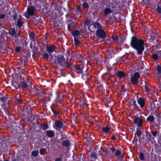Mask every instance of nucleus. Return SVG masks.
Returning a JSON list of instances; mask_svg holds the SVG:
<instances>
[{"instance_id":"f257e3e1","label":"nucleus","mask_w":161,"mask_h":161,"mask_svg":"<svg viewBox=\"0 0 161 161\" xmlns=\"http://www.w3.org/2000/svg\"><path fill=\"white\" fill-rule=\"evenodd\" d=\"M131 46L137 51V54H141L144 50V43L142 39H138L133 36L131 39Z\"/></svg>"},{"instance_id":"f03ea898","label":"nucleus","mask_w":161,"mask_h":161,"mask_svg":"<svg viewBox=\"0 0 161 161\" xmlns=\"http://www.w3.org/2000/svg\"><path fill=\"white\" fill-rule=\"evenodd\" d=\"M57 61H56L55 62L58 63L61 66H66L67 67L69 66V64L66 63L64 57L61 55H59L58 56Z\"/></svg>"},{"instance_id":"7ed1b4c3","label":"nucleus","mask_w":161,"mask_h":161,"mask_svg":"<svg viewBox=\"0 0 161 161\" xmlns=\"http://www.w3.org/2000/svg\"><path fill=\"white\" fill-rule=\"evenodd\" d=\"M97 36L101 38H104L106 36L105 31L102 29H98L96 31Z\"/></svg>"},{"instance_id":"20e7f679","label":"nucleus","mask_w":161,"mask_h":161,"mask_svg":"<svg viewBox=\"0 0 161 161\" xmlns=\"http://www.w3.org/2000/svg\"><path fill=\"white\" fill-rule=\"evenodd\" d=\"M84 68V67L83 65H77L75 66L76 70L77 73H80L83 74L84 75H86L87 74L86 71L87 69H86L85 73H84L82 70Z\"/></svg>"},{"instance_id":"39448f33","label":"nucleus","mask_w":161,"mask_h":161,"mask_svg":"<svg viewBox=\"0 0 161 161\" xmlns=\"http://www.w3.org/2000/svg\"><path fill=\"white\" fill-rule=\"evenodd\" d=\"M140 76V75L139 73H135L134 74V76L131 77V82L134 84L136 83L138 79L139 78Z\"/></svg>"},{"instance_id":"423d86ee","label":"nucleus","mask_w":161,"mask_h":161,"mask_svg":"<svg viewBox=\"0 0 161 161\" xmlns=\"http://www.w3.org/2000/svg\"><path fill=\"white\" fill-rule=\"evenodd\" d=\"M63 126V123L60 120H57L55 122V125L54 128L58 130L61 128Z\"/></svg>"},{"instance_id":"0eeeda50","label":"nucleus","mask_w":161,"mask_h":161,"mask_svg":"<svg viewBox=\"0 0 161 161\" xmlns=\"http://www.w3.org/2000/svg\"><path fill=\"white\" fill-rule=\"evenodd\" d=\"M134 123L137 126L140 127L142 123V119L140 118H136L134 120Z\"/></svg>"},{"instance_id":"6e6552de","label":"nucleus","mask_w":161,"mask_h":161,"mask_svg":"<svg viewBox=\"0 0 161 161\" xmlns=\"http://www.w3.org/2000/svg\"><path fill=\"white\" fill-rule=\"evenodd\" d=\"M46 50L49 53H52L55 51V46L53 45L47 46Z\"/></svg>"},{"instance_id":"1a4fd4ad","label":"nucleus","mask_w":161,"mask_h":161,"mask_svg":"<svg viewBox=\"0 0 161 161\" xmlns=\"http://www.w3.org/2000/svg\"><path fill=\"white\" fill-rule=\"evenodd\" d=\"M35 8L33 6H31L27 8V11L29 14L33 15L34 14Z\"/></svg>"},{"instance_id":"9d476101","label":"nucleus","mask_w":161,"mask_h":161,"mask_svg":"<svg viewBox=\"0 0 161 161\" xmlns=\"http://www.w3.org/2000/svg\"><path fill=\"white\" fill-rule=\"evenodd\" d=\"M137 101L138 103L140 105L141 108L144 107L145 104V102L141 98L137 99Z\"/></svg>"},{"instance_id":"9b49d317","label":"nucleus","mask_w":161,"mask_h":161,"mask_svg":"<svg viewBox=\"0 0 161 161\" xmlns=\"http://www.w3.org/2000/svg\"><path fill=\"white\" fill-rule=\"evenodd\" d=\"M54 134V132L52 130H47V135L49 137H53Z\"/></svg>"},{"instance_id":"f8f14e48","label":"nucleus","mask_w":161,"mask_h":161,"mask_svg":"<svg viewBox=\"0 0 161 161\" xmlns=\"http://www.w3.org/2000/svg\"><path fill=\"white\" fill-rule=\"evenodd\" d=\"M118 76L120 78H123L125 76V74L123 72L119 71L118 72Z\"/></svg>"},{"instance_id":"ddd939ff","label":"nucleus","mask_w":161,"mask_h":161,"mask_svg":"<svg viewBox=\"0 0 161 161\" xmlns=\"http://www.w3.org/2000/svg\"><path fill=\"white\" fill-rule=\"evenodd\" d=\"M104 13L106 15H107L109 14L112 13V10L109 8H105L104 10Z\"/></svg>"},{"instance_id":"4468645a","label":"nucleus","mask_w":161,"mask_h":161,"mask_svg":"<svg viewBox=\"0 0 161 161\" xmlns=\"http://www.w3.org/2000/svg\"><path fill=\"white\" fill-rule=\"evenodd\" d=\"M15 30L14 29H11L9 31L10 34L11 35L12 37H16L15 34Z\"/></svg>"},{"instance_id":"2eb2a0df","label":"nucleus","mask_w":161,"mask_h":161,"mask_svg":"<svg viewBox=\"0 0 161 161\" xmlns=\"http://www.w3.org/2000/svg\"><path fill=\"white\" fill-rule=\"evenodd\" d=\"M19 86H21L22 88H25L27 87V85L25 82H21L19 84Z\"/></svg>"},{"instance_id":"dca6fc26","label":"nucleus","mask_w":161,"mask_h":161,"mask_svg":"<svg viewBox=\"0 0 161 161\" xmlns=\"http://www.w3.org/2000/svg\"><path fill=\"white\" fill-rule=\"evenodd\" d=\"M110 128L108 127H104L102 128V131L105 133H106L110 131Z\"/></svg>"},{"instance_id":"f3484780","label":"nucleus","mask_w":161,"mask_h":161,"mask_svg":"<svg viewBox=\"0 0 161 161\" xmlns=\"http://www.w3.org/2000/svg\"><path fill=\"white\" fill-rule=\"evenodd\" d=\"M147 121L152 122L154 120V118L153 116L150 115L147 118Z\"/></svg>"},{"instance_id":"a211bd4d","label":"nucleus","mask_w":161,"mask_h":161,"mask_svg":"<svg viewBox=\"0 0 161 161\" xmlns=\"http://www.w3.org/2000/svg\"><path fill=\"white\" fill-rule=\"evenodd\" d=\"M142 132L141 130H137L136 133L135 134V136L137 135L139 138L141 137V135H142Z\"/></svg>"},{"instance_id":"6ab92c4d","label":"nucleus","mask_w":161,"mask_h":161,"mask_svg":"<svg viewBox=\"0 0 161 161\" xmlns=\"http://www.w3.org/2000/svg\"><path fill=\"white\" fill-rule=\"evenodd\" d=\"M23 24V22L21 19H19L18 20L17 25L19 27H21L22 26Z\"/></svg>"},{"instance_id":"aec40b11","label":"nucleus","mask_w":161,"mask_h":161,"mask_svg":"<svg viewBox=\"0 0 161 161\" xmlns=\"http://www.w3.org/2000/svg\"><path fill=\"white\" fill-rule=\"evenodd\" d=\"M38 154V152L37 151H33L31 153L32 155L34 157H36Z\"/></svg>"},{"instance_id":"412c9836","label":"nucleus","mask_w":161,"mask_h":161,"mask_svg":"<svg viewBox=\"0 0 161 161\" xmlns=\"http://www.w3.org/2000/svg\"><path fill=\"white\" fill-rule=\"evenodd\" d=\"M80 34L79 31L78 30L75 31L72 33V35L74 36H77L79 35Z\"/></svg>"},{"instance_id":"4be33fe9","label":"nucleus","mask_w":161,"mask_h":161,"mask_svg":"<svg viewBox=\"0 0 161 161\" xmlns=\"http://www.w3.org/2000/svg\"><path fill=\"white\" fill-rule=\"evenodd\" d=\"M74 42L75 43V45L76 46L78 45L80 43V42L79 40L78 39L75 38H74Z\"/></svg>"},{"instance_id":"5701e85b","label":"nucleus","mask_w":161,"mask_h":161,"mask_svg":"<svg viewBox=\"0 0 161 161\" xmlns=\"http://www.w3.org/2000/svg\"><path fill=\"white\" fill-rule=\"evenodd\" d=\"M152 58L154 60H156L158 58L157 54H154L152 55Z\"/></svg>"},{"instance_id":"b1692460","label":"nucleus","mask_w":161,"mask_h":161,"mask_svg":"<svg viewBox=\"0 0 161 161\" xmlns=\"http://www.w3.org/2000/svg\"><path fill=\"white\" fill-rule=\"evenodd\" d=\"M63 144L65 146H68L69 145V142L68 141H64L63 142Z\"/></svg>"},{"instance_id":"393cba45","label":"nucleus","mask_w":161,"mask_h":161,"mask_svg":"<svg viewBox=\"0 0 161 161\" xmlns=\"http://www.w3.org/2000/svg\"><path fill=\"white\" fill-rule=\"evenodd\" d=\"M94 27L95 28H99L100 27V25L97 23H96L93 24Z\"/></svg>"},{"instance_id":"a878e982","label":"nucleus","mask_w":161,"mask_h":161,"mask_svg":"<svg viewBox=\"0 0 161 161\" xmlns=\"http://www.w3.org/2000/svg\"><path fill=\"white\" fill-rule=\"evenodd\" d=\"M121 152L119 150H117L115 153V155L116 156H118L121 154Z\"/></svg>"},{"instance_id":"bb28decb","label":"nucleus","mask_w":161,"mask_h":161,"mask_svg":"<svg viewBox=\"0 0 161 161\" xmlns=\"http://www.w3.org/2000/svg\"><path fill=\"white\" fill-rule=\"evenodd\" d=\"M42 56L44 58L48 59L49 58L48 55L47 53H44L42 55Z\"/></svg>"},{"instance_id":"cd10ccee","label":"nucleus","mask_w":161,"mask_h":161,"mask_svg":"<svg viewBox=\"0 0 161 161\" xmlns=\"http://www.w3.org/2000/svg\"><path fill=\"white\" fill-rule=\"evenodd\" d=\"M91 156L92 158H95L97 157V155L95 153H91Z\"/></svg>"},{"instance_id":"c85d7f7f","label":"nucleus","mask_w":161,"mask_h":161,"mask_svg":"<svg viewBox=\"0 0 161 161\" xmlns=\"http://www.w3.org/2000/svg\"><path fill=\"white\" fill-rule=\"evenodd\" d=\"M83 7L84 8H87L88 7V4L86 3H84L82 4Z\"/></svg>"},{"instance_id":"c756f323","label":"nucleus","mask_w":161,"mask_h":161,"mask_svg":"<svg viewBox=\"0 0 161 161\" xmlns=\"http://www.w3.org/2000/svg\"><path fill=\"white\" fill-rule=\"evenodd\" d=\"M139 157L140 159L142 160H143L144 159V155L142 153H140Z\"/></svg>"},{"instance_id":"7c9ffc66","label":"nucleus","mask_w":161,"mask_h":161,"mask_svg":"<svg viewBox=\"0 0 161 161\" xmlns=\"http://www.w3.org/2000/svg\"><path fill=\"white\" fill-rule=\"evenodd\" d=\"M46 152V150L45 149H42L40 150V154H42Z\"/></svg>"},{"instance_id":"2f4dec72","label":"nucleus","mask_w":161,"mask_h":161,"mask_svg":"<svg viewBox=\"0 0 161 161\" xmlns=\"http://www.w3.org/2000/svg\"><path fill=\"white\" fill-rule=\"evenodd\" d=\"M158 72L160 73H161V67L159 66H158L157 67Z\"/></svg>"},{"instance_id":"473e14b6","label":"nucleus","mask_w":161,"mask_h":161,"mask_svg":"<svg viewBox=\"0 0 161 161\" xmlns=\"http://www.w3.org/2000/svg\"><path fill=\"white\" fill-rule=\"evenodd\" d=\"M157 11L159 13H161V8L158 6L157 8Z\"/></svg>"},{"instance_id":"72a5a7b5","label":"nucleus","mask_w":161,"mask_h":161,"mask_svg":"<svg viewBox=\"0 0 161 161\" xmlns=\"http://www.w3.org/2000/svg\"><path fill=\"white\" fill-rule=\"evenodd\" d=\"M0 100L2 101V102H4L6 101V98L5 97H3L0 98Z\"/></svg>"},{"instance_id":"f704fd0d","label":"nucleus","mask_w":161,"mask_h":161,"mask_svg":"<svg viewBox=\"0 0 161 161\" xmlns=\"http://www.w3.org/2000/svg\"><path fill=\"white\" fill-rule=\"evenodd\" d=\"M156 54L158 57H161V51H158Z\"/></svg>"},{"instance_id":"c9c22d12","label":"nucleus","mask_w":161,"mask_h":161,"mask_svg":"<svg viewBox=\"0 0 161 161\" xmlns=\"http://www.w3.org/2000/svg\"><path fill=\"white\" fill-rule=\"evenodd\" d=\"M112 38L114 41H115L117 40L118 37L116 36H113L112 37Z\"/></svg>"},{"instance_id":"e433bc0d","label":"nucleus","mask_w":161,"mask_h":161,"mask_svg":"<svg viewBox=\"0 0 161 161\" xmlns=\"http://www.w3.org/2000/svg\"><path fill=\"white\" fill-rule=\"evenodd\" d=\"M30 36L32 38H33L35 36V34L34 33H31L30 34Z\"/></svg>"},{"instance_id":"4c0bfd02","label":"nucleus","mask_w":161,"mask_h":161,"mask_svg":"<svg viewBox=\"0 0 161 161\" xmlns=\"http://www.w3.org/2000/svg\"><path fill=\"white\" fill-rule=\"evenodd\" d=\"M17 102L18 103H22V101L21 99H18L17 100Z\"/></svg>"},{"instance_id":"58836bf2","label":"nucleus","mask_w":161,"mask_h":161,"mask_svg":"<svg viewBox=\"0 0 161 161\" xmlns=\"http://www.w3.org/2000/svg\"><path fill=\"white\" fill-rule=\"evenodd\" d=\"M20 51V48L19 47H17L16 49V51L17 52H19Z\"/></svg>"},{"instance_id":"ea45409f","label":"nucleus","mask_w":161,"mask_h":161,"mask_svg":"<svg viewBox=\"0 0 161 161\" xmlns=\"http://www.w3.org/2000/svg\"><path fill=\"white\" fill-rule=\"evenodd\" d=\"M42 128L44 129H47V125H44L42 126Z\"/></svg>"},{"instance_id":"a19ab883","label":"nucleus","mask_w":161,"mask_h":161,"mask_svg":"<svg viewBox=\"0 0 161 161\" xmlns=\"http://www.w3.org/2000/svg\"><path fill=\"white\" fill-rule=\"evenodd\" d=\"M5 17V15L4 14H1L0 15V18L3 19Z\"/></svg>"},{"instance_id":"79ce46f5","label":"nucleus","mask_w":161,"mask_h":161,"mask_svg":"<svg viewBox=\"0 0 161 161\" xmlns=\"http://www.w3.org/2000/svg\"><path fill=\"white\" fill-rule=\"evenodd\" d=\"M80 8H81V7L80 6H77V10L79 11H81V9H80Z\"/></svg>"},{"instance_id":"37998d69","label":"nucleus","mask_w":161,"mask_h":161,"mask_svg":"<svg viewBox=\"0 0 161 161\" xmlns=\"http://www.w3.org/2000/svg\"><path fill=\"white\" fill-rule=\"evenodd\" d=\"M152 134L153 136H156L157 134V132H152Z\"/></svg>"},{"instance_id":"c03bdc74","label":"nucleus","mask_w":161,"mask_h":161,"mask_svg":"<svg viewBox=\"0 0 161 161\" xmlns=\"http://www.w3.org/2000/svg\"><path fill=\"white\" fill-rule=\"evenodd\" d=\"M52 111H53V113L57 115V114H58V112L55 111L53 110Z\"/></svg>"},{"instance_id":"a18cd8bd","label":"nucleus","mask_w":161,"mask_h":161,"mask_svg":"<svg viewBox=\"0 0 161 161\" xmlns=\"http://www.w3.org/2000/svg\"><path fill=\"white\" fill-rule=\"evenodd\" d=\"M61 159L60 158H58L55 159V161H61Z\"/></svg>"},{"instance_id":"49530a36","label":"nucleus","mask_w":161,"mask_h":161,"mask_svg":"<svg viewBox=\"0 0 161 161\" xmlns=\"http://www.w3.org/2000/svg\"><path fill=\"white\" fill-rule=\"evenodd\" d=\"M145 91H146L147 92L148 91V88L146 86H145Z\"/></svg>"},{"instance_id":"de8ad7c7","label":"nucleus","mask_w":161,"mask_h":161,"mask_svg":"<svg viewBox=\"0 0 161 161\" xmlns=\"http://www.w3.org/2000/svg\"><path fill=\"white\" fill-rule=\"evenodd\" d=\"M111 138H112V139H113V140H114L116 139V137H115V136H113L111 137Z\"/></svg>"},{"instance_id":"09e8293b","label":"nucleus","mask_w":161,"mask_h":161,"mask_svg":"<svg viewBox=\"0 0 161 161\" xmlns=\"http://www.w3.org/2000/svg\"><path fill=\"white\" fill-rule=\"evenodd\" d=\"M159 90L160 91H161V84H160L159 85Z\"/></svg>"},{"instance_id":"8fccbe9b","label":"nucleus","mask_w":161,"mask_h":161,"mask_svg":"<svg viewBox=\"0 0 161 161\" xmlns=\"http://www.w3.org/2000/svg\"><path fill=\"white\" fill-rule=\"evenodd\" d=\"M70 28V26L69 25H68V29L69 30V28Z\"/></svg>"},{"instance_id":"3c124183","label":"nucleus","mask_w":161,"mask_h":161,"mask_svg":"<svg viewBox=\"0 0 161 161\" xmlns=\"http://www.w3.org/2000/svg\"><path fill=\"white\" fill-rule=\"evenodd\" d=\"M88 22L87 21L85 22V23H86V22Z\"/></svg>"},{"instance_id":"603ef678","label":"nucleus","mask_w":161,"mask_h":161,"mask_svg":"<svg viewBox=\"0 0 161 161\" xmlns=\"http://www.w3.org/2000/svg\"><path fill=\"white\" fill-rule=\"evenodd\" d=\"M7 161V160H6L5 161Z\"/></svg>"}]
</instances>
